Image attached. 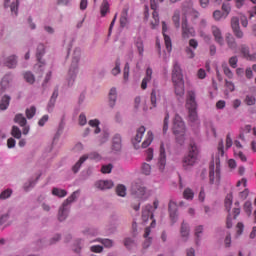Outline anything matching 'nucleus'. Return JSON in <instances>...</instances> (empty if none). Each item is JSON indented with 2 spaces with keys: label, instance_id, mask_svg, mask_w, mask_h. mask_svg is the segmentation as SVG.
Returning <instances> with one entry per match:
<instances>
[{
  "label": "nucleus",
  "instance_id": "34",
  "mask_svg": "<svg viewBox=\"0 0 256 256\" xmlns=\"http://www.w3.org/2000/svg\"><path fill=\"white\" fill-rule=\"evenodd\" d=\"M141 107H142L144 112L147 111V107L145 105V102H141V96H136L134 98V110L139 111V110H141Z\"/></svg>",
  "mask_w": 256,
  "mask_h": 256
},
{
  "label": "nucleus",
  "instance_id": "20",
  "mask_svg": "<svg viewBox=\"0 0 256 256\" xmlns=\"http://www.w3.org/2000/svg\"><path fill=\"white\" fill-rule=\"evenodd\" d=\"M113 180H99L95 183L96 189H100V191H106V189H113L114 187Z\"/></svg>",
  "mask_w": 256,
  "mask_h": 256
},
{
  "label": "nucleus",
  "instance_id": "54",
  "mask_svg": "<svg viewBox=\"0 0 256 256\" xmlns=\"http://www.w3.org/2000/svg\"><path fill=\"white\" fill-rule=\"evenodd\" d=\"M35 184H36V182L34 179H30V180L26 181L23 186L24 191H31V189H33V187H35Z\"/></svg>",
  "mask_w": 256,
  "mask_h": 256
},
{
  "label": "nucleus",
  "instance_id": "33",
  "mask_svg": "<svg viewBox=\"0 0 256 256\" xmlns=\"http://www.w3.org/2000/svg\"><path fill=\"white\" fill-rule=\"evenodd\" d=\"M5 65L9 69H15L17 67V56L11 55L6 58Z\"/></svg>",
  "mask_w": 256,
  "mask_h": 256
},
{
  "label": "nucleus",
  "instance_id": "47",
  "mask_svg": "<svg viewBox=\"0 0 256 256\" xmlns=\"http://www.w3.org/2000/svg\"><path fill=\"white\" fill-rule=\"evenodd\" d=\"M204 231V227L202 225H199L195 228V239H196V245L199 244V241L201 240V235Z\"/></svg>",
  "mask_w": 256,
  "mask_h": 256
},
{
  "label": "nucleus",
  "instance_id": "19",
  "mask_svg": "<svg viewBox=\"0 0 256 256\" xmlns=\"http://www.w3.org/2000/svg\"><path fill=\"white\" fill-rule=\"evenodd\" d=\"M187 17L191 18V21H195V19H198L199 12L196 11L192 7H184L183 8V19H187Z\"/></svg>",
  "mask_w": 256,
  "mask_h": 256
},
{
  "label": "nucleus",
  "instance_id": "36",
  "mask_svg": "<svg viewBox=\"0 0 256 256\" xmlns=\"http://www.w3.org/2000/svg\"><path fill=\"white\" fill-rule=\"evenodd\" d=\"M9 103H11V96L4 95L0 100L1 111H6L9 108Z\"/></svg>",
  "mask_w": 256,
  "mask_h": 256
},
{
  "label": "nucleus",
  "instance_id": "63",
  "mask_svg": "<svg viewBox=\"0 0 256 256\" xmlns=\"http://www.w3.org/2000/svg\"><path fill=\"white\" fill-rule=\"evenodd\" d=\"M183 196L187 200H192L194 198V193L190 188L185 189Z\"/></svg>",
  "mask_w": 256,
  "mask_h": 256
},
{
  "label": "nucleus",
  "instance_id": "37",
  "mask_svg": "<svg viewBox=\"0 0 256 256\" xmlns=\"http://www.w3.org/2000/svg\"><path fill=\"white\" fill-rule=\"evenodd\" d=\"M226 42L230 50H237V42L235 38L232 36V34L230 33L226 34Z\"/></svg>",
  "mask_w": 256,
  "mask_h": 256
},
{
  "label": "nucleus",
  "instance_id": "17",
  "mask_svg": "<svg viewBox=\"0 0 256 256\" xmlns=\"http://www.w3.org/2000/svg\"><path fill=\"white\" fill-rule=\"evenodd\" d=\"M224 156V142L223 140H221L218 144V155H217V158H216V174H217V177L220 179V157H223Z\"/></svg>",
  "mask_w": 256,
  "mask_h": 256
},
{
  "label": "nucleus",
  "instance_id": "9",
  "mask_svg": "<svg viewBox=\"0 0 256 256\" xmlns=\"http://www.w3.org/2000/svg\"><path fill=\"white\" fill-rule=\"evenodd\" d=\"M181 29H182L183 40H188L196 36V31L194 30L193 27L188 25V21L186 18H182Z\"/></svg>",
  "mask_w": 256,
  "mask_h": 256
},
{
  "label": "nucleus",
  "instance_id": "25",
  "mask_svg": "<svg viewBox=\"0 0 256 256\" xmlns=\"http://www.w3.org/2000/svg\"><path fill=\"white\" fill-rule=\"evenodd\" d=\"M212 34L216 43H218L220 46H224V38L222 36L221 30L217 26L212 27Z\"/></svg>",
  "mask_w": 256,
  "mask_h": 256
},
{
  "label": "nucleus",
  "instance_id": "6",
  "mask_svg": "<svg viewBox=\"0 0 256 256\" xmlns=\"http://www.w3.org/2000/svg\"><path fill=\"white\" fill-rule=\"evenodd\" d=\"M81 61V48H76L73 51L72 56V65L73 68L69 70V79H68V85H73L75 83V77H77V63Z\"/></svg>",
  "mask_w": 256,
  "mask_h": 256
},
{
  "label": "nucleus",
  "instance_id": "29",
  "mask_svg": "<svg viewBox=\"0 0 256 256\" xmlns=\"http://www.w3.org/2000/svg\"><path fill=\"white\" fill-rule=\"evenodd\" d=\"M152 74H153L152 69L150 67H148L146 69L145 77L142 79V83H141V89L142 90H146L147 89V84L151 81Z\"/></svg>",
  "mask_w": 256,
  "mask_h": 256
},
{
  "label": "nucleus",
  "instance_id": "45",
  "mask_svg": "<svg viewBox=\"0 0 256 256\" xmlns=\"http://www.w3.org/2000/svg\"><path fill=\"white\" fill-rule=\"evenodd\" d=\"M52 195H54V197H59V198L67 197V191L61 188H53Z\"/></svg>",
  "mask_w": 256,
  "mask_h": 256
},
{
  "label": "nucleus",
  "instance_id": "24",
  "mask_svg": "<svg viewBox=\"0 0 256 256\" xmlns=\"http://www.w3.org/2000/svg\"><path fill=\"white\" fill-rule=\"evenodd\" d=\"M158 165H159L160 171L162 172L165 169V165H166V153H165V148L163 143H161L160 145V155H159Z\"/></svg>",
  "mask_w": 256,
  "mask_h": 256
},
{
  "label": "nucleus",
  "instance_id": "53",
  "mask_svg": "<svg viewBox=\"0 0 256 256\" xmlns=\"http://www.w3.org/2000/svg\"><path fill=\"white\" fill-rule=\"evenodd\" d=\"M169 119H170V115L169 112L166 111L165 113V118L163 120V133L166 134L168 129H169Z\"/></svg>",
  "mask_w": 256,
  "mask_h": 256
},
{
  "label": "nucleus",
  "instance_id": "4",
  "mask_svg": "<svg viewBox=\"0 0 256 256\" xmlns=\"http://www.w3.org/2000/svg\"><path fill=\"white\" fill-rule=\"evenodd\" d=\"M186 108L189 111V121L191 123L198 124V114H197V103L196 94L194 91H188Z\"/></svg>",
  "mask_w": 256,
  "mask_h": 256
},
{
  "label": "nucleus",
  "instance_id": "51",
  "mask_svg": "<svg viewBox=\"0 0 256 256\" xmlns=\"http://www.w3.org/2000/svg\"><path fill=\"white\" fill-rule=\"evenodd\" d=\"M111 73L114 77H117L121 73V60H117L114 68L111 70Z\"/></svg>",
  "mask_w": 256,
  "mask_h": 256
},
{
  "label": "nucleus",
  "instance_id": "60",
  "mask_svg": "<svg viewBox=\"0 0 256 256\" xmlns=\"http://www.w3.org/2000/svg\"><path fill=\"white\" fill-rule=\"evenodd\" d=\"M252 210V203L250 201H246V203H244V212H246V215L251 216Z\"/></svg>",
  "mask_w": 256,
  "mask_h": 256
},
{
  "label": "nucleus",
  "instance_id": "59",
  "mask_svg": "<svg viewBox=\"0 0 256 256\" xmlns=\"http://www.w3.org/2000/svg\"><path fill=\"white\" fill-rule=\"evenodd\" d=\"M244 103L248 106H253L256 104V98L253 95H246V99H244Z\"/></svg>",
  "mask_w": 256,
  "mask_h": 256
},
{
  "label": "nucleus",
  "instance_id": "55",
  "mask_svg": "<svg viewBox=\"0 0 256 256\" xmlns=\"http://www.w3.org/2000/svg\"><path fill=\"white\" fill-rule=\"evenodd\" d=\"M240 53H242V56H244V58H246L248 60L251 57L249 47L246 45L240 46Z\"/></svg>",
  "mask_w": 256,
  "mask_h": 256
},
{
  "label": "nucleus",
  "instance_id": "30",
  "mask_svg": "<svg viewBox=\"0 0 256 256\" xmlns=\"http://www.w3.org/2000/svg\"><path fill=\"white\" fill-rule=\"evenodd\" d=\"M169 214L172 222L175 223L177 221L178 214H177V204L173 201H170L169 203Z\"/></svg>",
  "mask_w": 256,
  "mask_h": 256
},
{
  "label": "nucleus",
  "instance_id": "2",
  "mask_svg": "<svg viewBox=\"0 0 256 256\" xmlns=\"http://www.w3.org/2000/svg\"><path fill=\"white\" fill-rule=\"evenodd\" d=\"M80 192L75 191L73 192L60 206L58 210V219L59 221H65L67 217H69V211L71 209V203H74V201H77L79 199Z\"/></svg>",
  "mask_w": 256,
  "mask_h": 256
},
{
  "label": "nucleus",
  "instance_id": "10",
  "mask_svg": "<svg viewBox=\"0 0 256 256\" xmlns=\"http://www.w3.org/2000/svg\"><path fill=\"white\" fill-rule=\"evenodd\" d=\"M45 53V45L43 44H39L37 47V58H38V63L35 64L34 66V71H36V73H42L43 71H45V62L43 60H41V55H43Z\"/></svg>",
  "mask_w": 256,
  "mask_h": 256
},
{
  "label": "nucleus",
  "instance_id": "48",
  "mask_svg": "<svg viewBox=\"0 0 256 256\" xmlns=\"http://www.w3.org/2000/svg\"><path fill=\"white\" fill-rule=\"evenodd\" d=\"M116 193L118 197H125V195H127V188L125 187V185L119 184L116 187Z\"/></svg>",
  "mask_w": 256,
  "mask_h": 256
},
{
  "label": "nucleus",
  "instance_id": "1",
  "mask_svg": "<svg viewBox=\"0 0 256 256\" xmlns=\"http://www.w3.org/2000/svg\"><path fill=\"white\" fill-rule=\"evenodd\" d=\"M172 82L176 96L182 98L185 94V88L182 70L178 62H175L173 65Z\"/></svg>",
  "mask_w": 256,
  "mask_h": 256
},
{
  "label": "nucleus",
  "instance_id": "7",
  "mask_svg": "<svg viewBox=\"0 0 256 256\" xmlns=\"http://www.w3.org/2000/svg\"><path fill=\"white\" fill-rule=\"evenodd\" d=\"M198 148L194 143H191L188 149V154L183 159V167L187 168L193 166L198 159Z\"/></svg>",
  "mask_w": 256,
  "mask_h": 256
},
{
  "label": "nucleus",
  "instance_id": "23",
  "mask_svg": "<svg viewBox=\"0 0 256 256\" xmlns=\"http://www.w3.org/2000/svg\"><path fill=\"white\" fill-rule=\"evenodd\" d=\"M241 185L244 187V190L238 194V197H240L242 200H245L249 195V189H246L247 179L243 178L242 180L238 181V183H236V187H240Z\"/></svg>",
  "mask_w": 256,
  "mask_h": 256
},
{
  "label": "nucleus",
  "instance_id": "31",
  "mask_svg": "<svg viewBox=\"0 0 256 256\" xmlns=\"http://www.w3.org/2000/svg\"><path fill=\"white\" fill-rule=\"evenodd\" d=\"M153 218V212H152V206L151 205H146L145 208L142 210V220L144 222L148 221V219Z\"/></svg>",
  "mask_w": 256,
  "mask_h": 256
},
{
  "label": "nucleus",
  "instance_id": "3",
  "mask_svg": "<svg viewBox=\"0 0 256 256\" xmlns=\"http://www.w3.org/2000/svg\"><path fill=\"white\" fill-rule=\"evenodd\" d=\"M173 134L176 136V140L180 145L184 144L186 126L179 114H176L173 120Z\"/></svg>",
  "mask_w": 256,
  "mask_h": 256
},
{
  "label": "nucleus",
  "instance_id": "5",
  "mask_svg": "<svg viewBox=\"0 0 256 256\" xmlns=\"http://www.w3.org/2000/svg\"><path fill=\"white\" fill-rule=\"evenodd\" d=\"M232 204H233V194L230 193L226 196V199H225V207L228 212H230ZM234 205L236 207H234V209H232V213H228V217H227V227L228 228H231L233 226L232 218L237 219V217L241 213V209L239 207V202L234 203Z\"/></svg>",
  "mask_w": 256,
  "mask_h": 256
},
{
  "label": "nucleus",
  "instance_id": "40",
  "mask_svg": "<svg viewBox=\"0 0 256 256\" xmlns=\"http://www.w3.org/2000/svg\"><path fill=\"white\" fill-rule=\"evenodd\" d=\"M88 125L94 129V133L97 135L101 133V128H99V125H101V122L98 119H92L89 120Z\"/></svg>",
  "mask_w": 256,
  "mask_h": 256
},
{
  "label": "nucleus",
  "instance_id": "15",
  "mask_svg": "<svg viewBox=\"0 0 256 256\" xmlns=\"http://www.w3.org/2000/svg\"><path fill=\"white\" fill-rule=\"evenodd\" d=\"M145 131H146L145 126H140V128L136 132L135 138L132 140V144L136 150L141 148L140 144H141V141H142Z\"/></svg>",
  "mask_w": 256,
  "mask_h": 256
},
{
  "label": "nucleus",
  "instance_id": "8",
  "mask_svg": "<svg viewBox=\"0 0 256 256\" xmlns=\"http://www.w3.org/2000/svg\"><path fill=\"white\" fill-rule=\"evenodd\" d=\"M92 159L94 161H101V155L97 152H91L90 154H85L80 157V159L76 162V164L73 166L72 171L74 173H78L81 169V165L87 160Z\"/></svg>",
  "mask_w": 256,
  "mask_h": 256
},
{
  "label": "nucleus",
  "instance_id": "22",
  "mask_svg": "<svg viewBox=\"0 0 256 256\" xmlns=\"http://www.w3.org/2000/svg\"><path fill=\"white\" fill-rule=\"evenodd\" d=\"M166 32H167V24L163 21L162 22V34L164 37L166 49L170 53L172 51V42H171V38L166 34Z\"/></svg>",
  "mask_w": 256,
  "mask_h": 256
},
{
  "label": "nucleus",
  "instance_id": "44",
  "mask_svg": "<svg viewBox=\"0 0 256 256\" xmlns=\"http://www.w3.org/2000/svg\"><path fill=\"white\" fill-rule=\"evenodd\" d=\"M23 77L26 83H29V85H33V83H35V75H33V72L26 71L24 72Z\"/></svg>",
  "mask_w": 256,
  "mask_h": 256
},
{
  "label": "nucleus",
  "instance_id": "41",
  "mask_svg": "<svg viewBox=\"0 0 256 256\" xmlns=\"http://www.w3.org/2000/svg\"><path fill=\"white\" fill-rule=\"evenodd\" d=\"M109 1L108 0H103L101 6H100V13L101 17H105L109 13Z\"/></svg>",
  "mask_w": 256,
  "mask_h": 256
},
{
  "label": "nucleus",
  "instance_id": "18",
  "mask_svg": "<svg viewBox=\"0 0 256 256\" xmlns=\"http://www.w3.org/2000/svg\"><path fill=\"white\" fill-rule=\"evenodd\" d=\"M11 89V76L6 75L2 78L0 82V95H3V93L9 91Z\"/></svg>",
  "mask_w": 256,
  "mask_h": 256
},
{
  "label": "nucleus",
  "instance_id": "61",
  "mask_svg": "<svg viewBox=\"0 0 256 256\" xmlns=\"http://www.w3.org/2000/svg\"><path fill=\"white\" fill-rule=\"evenodd\" d=\"M141 172L142 174L144 175H150L151 173V166L147 163H143L142 166H141Z\"/></svg>",
  "mask_w": 256,
  "mask_h": 256
},
{
  "label": "nucleus",
  "instance_id": "16",
  "mask_svg": "<svg viewBox=\"0 0 256 256\" xmlns=\"http://www.w3.org/2000/svg\"><path fill=\"white\" fill-rule=\"evenodd\" d=\"M117 88L112 87L108 92V106L110 109H115V105H117Z\"/></svg>",
  "mask_w": 256,
  "mask_h": 256
},
{
  "label": "nucleus",
  "instance_id": "14",
  "mask_svg": "<svg viewBox=\"0 0 256 256\" xmlns=\"http://www.w3.org/2000/svg\"><path fill=\"white\" fill-rule=\"evenodd\" d=\"M131 193L138 198H144L146 195V188L142 183H136L132 185Z\"/></svg>",
  "mask_w": 256,
  "mask_h": 256
},
{
  "label": "nucleus",
  "instance_id": "52",
  "mask_svg": "<svg viewBox=\"0 0 256 256\" xmlns=\"http://www.w3.org/2000/svg\"><path fill=\"white\" fill-rule=\"evenodd\" d=\"M35 113H37V108L35 106H30L26 109V117L27 119H33L35 117Z\"/></svg>",
  "mask_w": 256,
  "mask_h": 256
},
{
  "label": "nucleus",
  "instance_id": "64",
  "mask_svg": "<svg viewBox=\"0 0 256 256\" xmlns=\"http://www.w3.org/2000/svg\"><path fill=\"white\" fill-rule=\"evenodd\" d=\"M103 246L101 245H92L90 246L91 253H103Z\"/></svg>",
  "mask_w": 256,
  "mask_h": 256
},
{
  "label": "nucleus",
  "instance_id": "35",
  "mask_svg": "<svg viewBox=\"0 0 256 256\" xmlns=\"http://www.w3.org/2000/svg\"><path fill=\"white\" fill-rule=\"evenodd\" d=\"M150 233H151L150 227H146L145 231H144V235H143V237L145 239V241L143 243L144 249H147V247H149L151 245L152 238L149 237Z\"/></svg>",
  "mask_w": 256,
  "mask_h": 256
},
{
  "label": "nucleus",
  "instance_id": "58",
  "mask_svg": "<svg viewBox=\"0 0 256 256\" xmlns=\"http://www.w3.org/2000/svg\"><path fill=\"white\" fill-rule=\"evenodd\" d=\"M157 93H158V91L156 89H153L151 92L150 100H151V105L153 106V108H155L157 105Z\"/></svg>",
  "mask_w": 256,
  "mask_h": 256
},
{
  "label": "nucleus",
  "instance_id": "39",
  "mask_svg": "<svg viewBox=\"0 0 256 256\" xmlns=\"http://www.w3.org/2000/svg\"><path fill=\"white\" fill-rule=\"evenodd\" d=\"M180 233H181L182 239H184V241H187L190 233V228L187 223L185 222L182 223Z\"/></svg>",
  "mask_w": 256,
  "mask_h": 256
},
{
  "label": "nucleus",
  "instance_id": "50",
  "mask_svg": "<svg viewBox=\"0 0 256 256\" xmlns=\"http://www.w3.org/2000/svg\"><path fill=\"white\" fill-rule=\"evenodd\" d=\"M172 21H173L176 29H179V27H180V11L179 10H175L173 17H172Z\"/></svg>",
  "mask_w": 256,
  "mask_h": 256
},
{
  "label": "nucleus",
  "instance_id": "28",
  "mask_svg": "<svg viewBox=\"0 0 256 256\" xmlns=\"http://www.w3.org/2000/svg\"><path fill=\"white\" fill-rule=\"evenodd\" d=\"M58 241H61V235L55 234L48 242H45L44 240H40L37 242V244L40 247H47V245H55V243H58Z\"/></svg>",
  "mask_w": 256,
  "mask_h": 256
},
{
  "label": "nucleus",
  "instance_id": "62",
  "mask_svg": "<svg viewBox=\"0 0 256 256\" xmlns=\"http://www.w3.org/2000/svg\"><path fill=\"white\" fill-rule=\"evenodd\" d=\"M12 135L15 137V139H21V129L17 126L12 127Z\"/></svg>",
  "mask_w": 256,
  "mask_h": 256
},
{
  "label": "nucleus",
  "instance_id": "38",
  "mask_svg": "<svg viewBox=\"0 0 256 256\" xmlns=\"http://www.w3.org/2000/svg\"><path fill=\"white\" fill-rule=\"evenodd\" d=\"M13 195V189L5 188L0 192V201H7V199H11Z\"/></svg>",
  "mask_w": 256,
  "mask_h": 256
},
{
  "label": "nucleus",
  "instance_id": "32",
  "mask_svg": "<svg viewBox=\"0 0 256 256\" xmlns=\"http://www.w3.org/2000/svg\"><path fill=\"white\" fill-rule=\"evenodd\" d=\"M154 140V134L152 132V130H148L145 139L143 141V143L141 144V148L145 149L147 147H149L151 145V143Z\"/></svg>",
  "mask_w": 256,
  "mask_h": 256
},
{
  "label": "nucleus",
  "instance_id": "13",
  "mask_svg": "<svg viewBox=\"0 0 256 256\" xmlns=\"http://www.w3.org/2000/svg\"><path fill=\"white\" fill-rule=\"evenodd\" d=\"M150 6H151V9L153 10V14H152L153 21H151V29L155 30L156 27H158V25L160 23L159 14L156 11L158 6H157L155 0H150Z\"/></svg>",
  "mask_w": 256,
  "mask_h": 256
},
{
  "label": "nucleus",
  "instance_id": "57",
  "mask_svg": "<svg viewBox=\"0 0 256 256\" xmlns=\"http://www.w3.org/2000/svg\"><path fill=\"white\" fill-rule=\"evenodd\" d=\"M9 217H11L10 212H6L2 215H0V227H3L7 221H9Z\"/></svg>",
  "mask_w": 256,
  "mask_h": 256
},
{
  "label": "nucleus",
  "instance_id": "12",
  "mask_svg": "<svg viewBox=\"0 0 256 256\" xmlns=\"http://www.w3.org/2000/svg\"><path fill=\"white\" fill-rule=\"evenodd\" d=\"M199 43L196 39L189 40V46L185 48V53L188 59L195 58V50H197Z\"/></svg>",
  "mask_w": 256,
  "mask_h": 256
},
{
  "label": "nucleus",
  "instance_id": "56",
  "mask_svg": "<svg viewBox=\"0 0 256 256\" xmlns=\"http://www.w3.org/2000/svg\"><path fill=\"white\" fill-rule=\"evenodd\" d=\"M107 141H109V131L104 130L100 135L99 142L103 144V143H107Z\"/></svg>",
  "mask_w": 256,
  "mask_h": 256
},
{
  "label": "nucleus",
  "instance_id": "43",
  "mask_svg": "<svg viewBox=\"0 0 256 256\" xmlns=\"http://www.w3.org/2000/svg\"><path fill=\"white\" fill-rule=\"evenodd\" d=\"M83 243H85V240L79 238V239H76L75 242H74V246H73V251L75 253H81V249H83Z\"/></svg>",
  "mask_w": 256,
  "mask_h": 256
},
{
  "label": "nucleus",
  "instance_id": "49",
  "mask_svg": "<svg viewBox=\"0 0 256 256\" xmlns=\"http://www.w3.org/2000/svg\"><path fill=\"white\" fill-rule=\"evenodd\" d=\"M127 23H129V16L127 10H124L120 17V25L121 27H126Z\"/></svg>",
  "mask_w": 256,
  "mask_h": 256
},
{
  "label": "nucleus",
  "instance_id": "42",
  "mask_svg": "<svg viewBox=\"0 0 256 256\" xmlns=\"http://www.w3.org/2000/svg\"><path fill=\"white\" fill-rule=\"evenodd\" d=\"M14 123H17L20 127H24L27 124V118L23 114H16L14 117Z\"/></svg>",
  "mask_w": 256,
  "mask_h": 256
},
{
  "label": "nucleus",
  "instance_id": "27",
  "mask_svg": "<svg viewBox=\"0 0 256 256\" xmlns=\"http://www.w3.org/2000/svg\"><path fill=\"white\" fill-rule=\"evenodd\" d=\"M82 235H84L85 237H97L98 235H101V230L95 227H88L82 230Z\"/></svg>",
  "mask_w": 256,
  "mask_h": 256
},
{
  "label": "nucleus",
  "instance_id": "11",
  "mask_svg": "<svg viewBox=\"0 0 256 256\" xmlns=\"http://www.w3.org/2000/svg\"><path fill=\"white\" fill-rule=\"evenodd\" d=\"M5 9H9L12 17H17L19 12V0H4Z\"/></svg>",
  "mask_w": 256,
  "mask_h": 256
},
{
  "label": "nucleus",
  "instance_id": "26",
  "mask_svg": "<svg viewBox=\"0 0 256 256\" xmlns=\"http://www.w3.org/2000/svg\"><path fill=\"white\" fill-rule=\"evenodd\" d=\"M121 147V136L119 134H116L112 139V152L119 153V151H121Z\"/></svg>",
  "mask_w": 256,
  "mask_h": 256
},
{
  "label": "nucleus",
  "instance_id": "21",
  "mask_svg": "<svg viewBox=\"0 0 256 256\" xmlns=\"http://www.w3.org/2000/svg\"><path fill=\"white\" fill-rule=\"evenodd\" d=\"M90 243H101L105 249H111L115 247V241L109 238H96L92 240Z\"/></svg>",
  "mask_w": 256,
  "mask_h": 256
},
{
  "label": "nucleus",
  "instance_id": "46",
  "mask_svg": "<svg viewBox=\"0 0 256 256\" xmlns=\"http://www.w3.org/2000/svg\"><path fill=\"white\" fill-rule=\"evenodd\" d=\"M222 69H223V72H224L225 76H226L228 79H233L234 73H233V71L228 67L227 63H223V64H222Z\"/></svg>",
  "mask_w": 256,
  "mask_h": 256
}]
</instances>
